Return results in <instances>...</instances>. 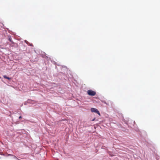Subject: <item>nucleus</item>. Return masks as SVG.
Returning a JSON list of instances; mask_svg holds the SVG:
<instances>
[{
    "instance_id": "nucleus-4",
    "label": "nucleus",
    "mask_w": 160,
    "mask_h": 160,
    "mask_svg": "<svg viewBox=\"0 0 160 160\" xmlns=\"http://www.w3.org/2000/svg\"><path fill=\"white\" fill-rule=\"evenodd\" d=\"M109 155L111 156H114V155L112 152H109Z\"/></svg>"
},
{
    "instance_id": "nucleus-6",
    "label": "nucleus",
    "mask_w": 160,
    "mask_h": 160,
    "mask_svg": "<svg viewBox=\"0 0 160 160\" xmlns=\"http://www.w3.org/2000/svg\"><path fill=\"white\" fill-rule=\"evenodd\" d=\"M9 155H10V156H13V155H11V154H9ZM13 156H14V158H16V156H14V155H13Z\"/></svg>"
},
{
    "instance_id": "nucleus-8",
    "label": "nucleus",
    "mask_w": 160,
    "mask_h": 160,
    "mask_svg": "<svg viewBox=\"0 0 160 160\" xmlns=\"http://www.w3.org/2000/svg\"><path fill=\"white\" fill-rule=\"evenodd\" d=\"M9 41H11V38H9Z\"/></svg>"
},
{
    "instance_id": "nucleus-7",
    "label": "nucleus",
    "mask_w": 160,
    "mask_h": 160,
    "mask_svg": "<svg viewBox=\"0 0 160 160\" xmlns=\"http://www.w3.org/2000/svg\"><path fill=\"white\" fill-rule=\"evenodd\" d=\"M22 118V117L21 116H20L19 117V119H21Z\"/></svg>"
},
{
    "instance_id": "nucleus-5",
    "label": "nucleus",
    "mask_w": 160,
    "mask_h": 160,
    "mask_svg": "<svg viewBox=\"0 0 160 160\" xmlns=\"http://www.w3.org/2000/svg\"><path fill=\"white\" fill-rule=\"evenodd\" d=\"M102 102H103V103H105L106 104H107V105H109V103H108H108H107V102H105V101H102Z\"/></svg>"
},
{
    "instance_id": "nucleus-1",
    "label": "nucleus",
    "mask_w": 160,
    "mask_h": 160,
    "mask_svg": "<svg viewBox=\"0 0 160 160\" xmlns=\"http://www.w3.org/2000/svg\"><path fill=\"white\" fill-rule=\"evenodd\" d=\"M88 95L91 96H94L96 94V92L92 90H89L87 91Z\"/></svg>"
},
{
    "instance_id": "nucleus-2",
    "label": "nucleus",
    "mask_w": 160,
    "mask_h": 160,
    "mask_svg": "<svg viewBox=\"0 0 160 160\" xmlns=\"http://www.w3.org/2000/svg\"><path fill=\"white\" fill-rule=\"evenodd\" d=\"M91 110L92 112H96V113L98 114L99 116H100V114L99 111L97 109L94 108H91Z\"/></svg>"
},
{
    "instance_id": "nucleus-3",
    "label": "nucleus",
    "mask_w": 160,
    "mask_h": 160,
    "mask_svg": "<svg viewBox=\"0 0 160 160\" xmlns=\"http://www.w3.org/2000/svg\"><path fill=\"white\" fill-rule=\"evenodd\" d=\"M3 77H4V78H6V79H8V80H10V78H9V77H7V76H6V75H4V76H3Z\"/></svg>"
}]
</instances>
